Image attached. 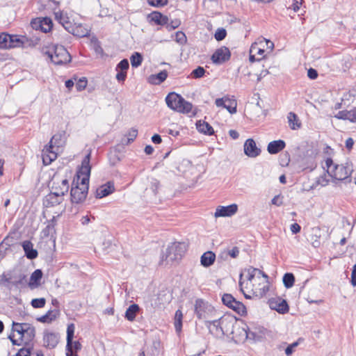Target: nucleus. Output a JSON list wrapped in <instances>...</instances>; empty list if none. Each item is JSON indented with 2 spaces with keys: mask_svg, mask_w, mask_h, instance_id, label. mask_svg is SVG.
<instances>
[{
  "mask_svg": "<svg viewBox=\"0 0 356 356\" xmlns=\"http://www.w3.org/2000/svg\"><path fill=\"white\" fill-rule=\"evenodd\" d=\"M239 287L247 299L261 298L269 290L268 277L259 268L250 266L240 274Z\"/></svg>",
  "mask_w": 356,
  "mask_h": 356,
  "instance_id": "obj_1",
  "label": "nucleus"
},
{
  "mask_svg": "<svg viewBox=\"0 0 356 356\" xmlns=\"http://www.w3.org/2000/svg\"><path fill=\"white\" fill-rule=\"evenodd\" d=\"M90 157V154H88L83 159L81 166L76 172V177L73 181L70 193L72 202L80 203L88 195L91 170Z\"/></svg>",
  "mask_w": 356,
  "mask_h": 356,
  "instance_id": "obj_2",
  "label": "nucleus"
},
{
  "mask_svg": "<svg viewBox=\"0 0 356 356\" xmlns=\"http://www.w3.org/2000/svg\"><path fill=\"white\" fill-rule=\"evenodd\" d=\"M35 336V327L29 323H20L13 321L12 334L8 337L14 345L29 346Z\"/></svg>",
  "mask_w": 356,
  "mask_h": 356,
  "instance_id": "obj_3",
  "label": "nucleus"
},
{
  "mask_svg": "<svg viewBox=\"0 0 356 356\" xmlns=\"http://www.w3.org/2000/svg\"><path fill=\"white\" fill-rule=\"evenodd\" d=\"M323 168L327 170L328 175L337 180H344L348 178L352 174L353 164L350 162H346L344 164H334L332 159L327 158L325 161Z\"/></svg>",
  "mask_w": 356,
  "mask_h": 356,
  "instance_id": "obj_4",
  "label": "nucleus"
},
{
  "mask_svg": "<svg viewBox=\"0 0 356 356\" xmlns=\"http://www.w3.org/2000/svg\"><path fill=\"white\" fill-rule=\"evenodd\" d=\"M42 53L49 58L51 61L56 65L67 64L71 60L70 54L62 45L51 44L43 47Z\"/></svg>",
  "mask_w": 356,
  "mask_h": 356,
  "instance_id": "obj_5",
  "label": "nucleus"
},
{
  "mask_svg": "<svg viewBox=\"0 0 356 356\" xmlns=\"http://www.w3.org/2000/svg\"><path fill=\"white\" fill-rule=\"evenodd\" d=\"M165 102L175 111L184 114L191 113L193 115L196 114V109L193 110V104L175 92H170L165 97Z\"/></svg>",
  "mask_w": 356,
  "mask_h": 356,
  "instance_id": "obj_6",
  "label": "nucleus"
},
{
  "mask_svg": "<svg viewBox=\"0 0 356 356\" xmlns=\"http://www.w3.org/2000/svg\"><path fill=\"white\" fill-rule=\"evenodd\" d=\"M187 250L185 243L175 242L168 246L165 252L162 255L161 265H167L170 263L179 261L184 256Z\"/></svg>",
  "mask_w": 356,
  "mask_h": 356,
  "instance_id": "obj_7",
  "label": "nucleus"
},
{
  "mask_svg": "<svg viewBox=\"0 0 356 356\" xmlns=\"http://www.w3.org/2000/svg\"><path fill=\"white\" fill-rule=\"evenodd\" d=\"M61 136L54 135L49 145H46L42 149V161L44 165H49L57 158V151L60 145Z\"/></svg>",
  "mask_w": 356,
  "mask_h": 356,
  "instance_id": "obj_8",
  "label": "nucleus"
},
{
  "mask_svg": "<svg viewBox=\"0 0 356 356\" xmlns=\"http://www.w3.org/2000/svg\"><path fill=\"white\" fill-rule=\"evenodd\" d=\"M234 320L229 317H222L218 320L208 321L209 327L211 330V326L216 327L217 334H225L232 333Z\"/></svg>",
  "mask_w": 356,
  "mask_h": 356,
  "instance_id": "obj_9",
  "label": "nucleus"
},
{
  "mask_svg": "<svg viewBox=\"0 0 356 356\" xmlns=\"http://www.w3.org/2000/svg\"><path fill=\"white\" fill-rule=\"evenodd\" d=\"M195 312L199 319H204L208 322V319L213 316L216 311L208 302L198 299L195 301Z\"/></svg>",
  "mask_w": 356,
  "mask_h": 356,
  "instance_id": "obj_10",
  "label": "nucleus"
},
{
  "mask_svg": "<svg viewBox=\"0 0 356 356\" xmlns=\"http://www.w3.org/2000/svg\"><path fill=\"white\" fill-rule=\"evenodd\" d=\"M215 104L218 108H226L230 114H234L237 111V102L234 96L225 95L218 98L215 100Z\"/></svg>",
  "mask_w": 356,
  "mask_h": 356,
  "instance_id": "obj_11",
  "label": "nucleus"
},
{
  "mask_svg": "<svg viewBox=\"0 0 356 356\" xmlns=\"http://www.w3.org/2000/svg\"><path fill=\"white\" fill-rule=\"evenodd\" d=\"M51 195L55 196H63L69 190V182L65 178L59 179L58 177H54L52 183Z\"/></svg>",
  "mask_w": 356,
  "mask_h": 356,
  "instance_id": "obj_12",
  "label": "nucleus"
},
{
  "mask_svg": "<svg viewBox=\"0 0 356 356\" xmlns=\"http://www.w3.org/2000/svg\"><path fill=\"white\" fill-rule=\"evenodd\" d=\"M22 44V41L17 36L3 33L0 34V48L1 49L14 48Z\"/></svg>",
  "mask_w": 356,
  "mask_h": 356,
  "instance_id": "obj_13",
  "label": "nucleus"
},
{
  "mask_svg": "<svg viewBox=\"0 0 356 356\" xmlns=\"http://www.w3.org/2000/svg\"><path fill=\"white\" fill-rule=\"evenodd\" d=\"M238 211V205L235 203L228 206H218L214 213L216 218L220 217H231Z\"/></svg>",
  "mask_w": 356,
  "mask_h": 356,
  "instance_id": "obj_14",
  "label": "nucleus"
},
{
  "mask_svg": "<svg viewBox=\"0 0 356 356\" xmlns=\"http://www.w3.org/2000/svg\"><path fill=\"white\" fill-rule=\"evenodd\" d=\"M230 58V51L228 48L221 47L216 49L211 56V60L215 64H222Z\"/></svg>",
  "mask_w": 356,
  "mask_h": 356,
  "instance_id": "obj_15",
  "label": "nucleus"
},
{
  "mask_svg": "<svg viewBox=\"0 0 356 356\" xmlns=\"http://www.w3.org/2000/svg\"><path fill=\"white\" fill-rule=\"evenodd\" d=\"M244 153L249 157L255 158L260 154L261 149L253 139L249 138L245 142Z\"/></svg>",
  "mask_w": 356,
  "mask_h": 356,
  "instance_id": "obj_16",
  "label": "nucleus"
},
{
  "mask_svg": "<svg viewBox=\"0 0 356 356\" xmlns=\"http://www.w3.org/2000/svg\"><path fill=\"white\" fill-rule=\"evenodd\" d=\"M269 305L271 309L280 314H285L289 311V305L286 301L280 298L271 299L269 301Z\"/></svg>",
  "mask_w": 356,
  "mask_h": 356,
  "instance_id": "obj_17",
  "label": "nucleus"
},
{
  "mask_svg": "<svg viewBox=\"0 0 356 356\" xmlns=\"http://www.w3.org/2000/svg\"><path fill=\"white\" fill-rule=\"evenodd\" d=\"M114 190V185L111 182H108L107 184L102 185L97 189L96 197L103 198L113 193Z\"/></svg>",
  "mask_w": 356,
  "mask_h": 356,
  "instance_id": "obj_18",
  "label": "nucleus"
},
{
  "mask_svg": "<svg viewBox=\"0 0 356 356\" xmlns=\"http://www.w3.org/2000/svg\"><path fill=\"white\" fill-rule=\"evenodd\" d=\"M264 42L265 40H259L253 43L250 47V53L254 54L256 56L259 57V59L264 58Z\"/></svg>",
  "mask_w": 356,
  "mask_h": 356,
  "instance_id": "obj_19",
  "label": "nucleus"
},
{
  "mask_svg": "<svg viewBox=\"0 0 356 356\" xmlns=\"http://www.w3.org/2000/svg\"><path fill=\"white\" fill-rule=\"evenodd\" d=\"M150 22H154L156 24L163 26L168 24V17L163 15L160 12L154 11L148 15Z\"/></svg>",
  "mask_w": 356,
  "mask_h": 356,
  "instance_id": "obj_20",
  "label": "nucleus"
},
{
  "mask_svg": "<svg viewBox=\"0 0 356 356\" xmlns=\"http://www.w3.org/2000/svg\"><path fill=\"white\" fill-rule=\"evenodd\" d=\"M285 146V142L282 140H273L268 143L267 150L270 154H275L282 151Z\"/></svg>",
  "mask_w": 356,
  "mask_h": 356,
  "instance_id": "obj_21",
  "label": "nucleus"
},
{
  "mask_svg": "<svg viewBox=\"0 0 356 356\" xmlns=\"http://www.w3.org/2000/svg\"><path fill=\"white\" fill-rule=\"evenodd\" d=\"M334 118L339 120H347L351 122H356V108L352 111H339Z\"/></svg>",
  "mask_w": 356,
  "mask_h": 356,
  "instance_id": "obj_22",
  "label": "nucleus"
},
{
  "mask_svg": "<svg viewBox=\"0 0 356 356\" xmlns=\"http://www.w3.org/2000/svg\"><path fill=\"white\" fill-rule=\"evenodd\" d=\"M68 32L72 33L74 35H76L79 38H83L88 36L89 34V29L82 24H78L76 26H71V28L69 29Z\"/></svg>",
  "mask_w": 356,
  "mask_h": 356,
  "instance_id": "obj_23",
  "label": "nucleus"
},
{
  "mask_svg": "<svg viewBox=\"0 0 356 356\" xmlns=\"http://www.w3.org/2000/svg\"><path fill=\"white\" fill-rule=\"evenodd\" d=\"M288 124L291 129L298 130L301 128L302 123L298 115L293 112H290L287 115Z\"/></svg>",
  "mask_w": 356,
  "mask_h": 356,
  "instance_id": "obj_24",
  "label": "nucleus"
},
{
  "mask_svg": "<svg viewBox=\"0 0 356 356\" xmlns=\"http://www.w3.org/2000/svg\"><path fill=\"white\" fill-rule=\"evenodd\" d=\"M42 277V272L40 269L35 270L31 275L29 286L33 289L40 285V281Z\"/></svg>",
  "mask_w": 356,
  "mask_h": 356,
  "instance_id": "obj_25",
  "label": "nucleus"
},
{
  "mask_svg": "<svg viewBox=\"0 0 356 356\" xmlns=\"http://www.w3.org/2000/svg\"><path fill=\"white\" fill-rule=\"evenodd\" d=\"M216 260V254L211 251L204 252L200 258V263L204 267L211 266Z\"/></svg>",
  "mask_w": 356,
  "mask_h": 356,
  "instance_id": "obj_26",
  "label": "nucleus"
},
{
  "mask_svg": "<svg viewBox=\"0 0 356 356\" xmlns=\"http://www.w3.org/2000/svg\"><path fill=\"white\" fill-rule=\"evenodd\" d=\"M58 342V334L52 332L46 333L44 336V343L46 346L54 348Z\"/></svg>",
  "mask_w": 356,
  "mask_h": 356,
  "instance_id": "obj_27",
  "label": "nucleus"
},
{
  "mask_svg": "<svg viewBox=\"0 0 356 356\" xmlns=\"http://www.w3.org/2000/svg\"><path fill=\"white\" fill-rule=\"evenodd\" d=\"M33 244L29 241H25L22 243L23 249L25 252V254L27 258L30 259H33L37 257L38 252L36 250L33 249Z\"/></svg>",
  "mask_w": 356,
  "mask_h": 356,
  "instance_id": "obj_28",
  "label": "nucleus"
},
{
  "mask_svg": "<svg viewBox=\"0 0 356 356\" xmlns=\"http://www.w3.org/2000/svg\"><path fill=\"white\" fill-rule=\"evenodd\" d=\"M196 127L198 131L201 133L209 136L213 134V129L208 122L204 121L202 122L200 120L196 123Z\"/></svg>",
  "mask_w": 356,
  "mask_h": 356,
  "instance_id": "obj_29",
  "label": "nucleus"
},
{
  "mask_svg": "<svg viewBox=\"0 0 356 356\" xmlns=\"http://www.w3.org/2000/svg\"><path fill=\"white\" fill-rule=\"evenodd\" d=\"M168 76V73L165 70L161 71L157 74H152L149 77V82L158 85L164 81Z\"/></svg>",
  "mask_w": 356,
  "mask_h": 356,
  "instance_id": "obj_30",
  "label": "nucleus"
},
{
  "mask_svg": "<svg viewBox=\"0 0 356 356\" xmlns=\"http://www.w3.org/2000/svg\"><path fill=\"white\" fill-rule=\"evenodd\" d=\"M321 229L319 227H314L312 229V234L310 236V241L312 245L314 248L319 247L321 245Z\"/></svg>",
  "mask_w": 356,
  "mask_h": 356,
  "instance_id": "obj_31",
  "label": "nucleus"
},
{
  "mask_svg": "<svg viewBox=\"0 0 356 356\" xmlns=\"http://www.w3.org/2000/svg\"><path fill=\"white\" fill-rule=\"evenodd\" d=\"M139 310L140 308L138 305H131L126 310L125 318L129 321H133Z\"/></svg>",
  "mask_w": 356,
  "mask_h": 356,
  "instance_id": "obj_32",
  "label": "nucleus"
},
{
  "mask_svg": "<svg viewBox=\"0 0 356 356\" xmlns=\"http://www.w3.org/2000/svg\"><path fill=\"white\" fill-rule=\"evenodd\" d=\"M55 16L66 30L71 28L72 25L66 13H64L63 12H58L55 13Z\"/></svg>",
  "mask_w": 356,
  "mask_h": 356,
  "instance_id": "obj_33",
  "label": "nucleus"
},
{
  "mask_svg": "<svg viewBox=\"0 0 356 356\" xmlns=\"http://www.w3.org/2000/svg\"><path fill=\"white\" fill-rule=\"evenodd\" d=\"M183 313L180 309L176 311L174 318V325L177 333H180L182 328Z\"/></svg>",
  "mask_w": 356,
  "mask_h": 356,
  "instance_id": "obj_34",
  "label": "nucleus"
},
{
  "mask_svg": "<svg viewBox=\"0 0 356 356\" xmlns=\"http://www.w3.org/2000/svg\"><path fill=\"white\" fill-rule=\"evenodd\" d=\"M38 23L40 29L44 33L49 32L53 26L51 19L48 17L40 19Z\"/></svg>",
  "mask_w": 356,
  "mask_h": 356,
  "instance_id": "obj_35",
  "label": "nucleus"
},
{
  "mask_svg": "<svg viewBox=\"0 0 356 356\" xmlns=\"http://www.w3.org/2000/svg\"><path fill=\"white\" fill-rule=\"evenodd\" d=\"M66 348H67V349H66V350H67L66 355L67 356H77L76 352L81 348V345L78 341H72V344L70 346V348H69L67 346H66Z\"/></svg>",
  "mask_w": 356,
  "mask_h": 356,
  "instance_id": "obj_36",
  "label": "nucleus"
},
{
  "mask_svg": "<svg viewBox=\"0 0 356 356\" xmlns=\"http://www.w3.org/2000/svg\"><path fill=\"white\" fill-rule=\"evenodd\" d=\"M229 308L240 315H243L246 313V309L244 305L241 302L237 301L236 300H235L234 303L231 305Z\"/></svg>",
  "mask_w": 356,
  "mask_h": 356,
  "instance_id": "obj_37",
  "label": "nucleus"
},
{
  "mask_svg": "<svg viewBox=\"0 0 356 356\" xmlns=\"http://www.w3.org/2000/svg\"><path fill=\"white\" fill-rule=\"evenodd\" d=\"M137 134H138V131L136 129H130L128 131L127 136L122 140V144L128 145L130 143L133 142L135 140V138H136Z\"/></svg>",
  "mask_w": 356,
  "mask_h": 356,
  "instance_id": "obj_38",
  "label": "nucleus"
},
{
  "mask_svg": "<svg viewBox=\"0 0 356 356\" xmlns=\"http://www.w3.org/2000/svg\"><path fill=\"white\" fill-rule=\"evenodd\" d=\"M75 327L73 323L67 325V346L70 348L72 344V339L74 334Z\"/></svg>",
  "mask_w": 356,
  "mask_h": 356,
  "instance_id": "obj_39",
  "label": "nucleus"
},
{
  "mask_svg": "<svg viewBox=\"0 0 356 356\" xmlns=\"http://www.w3.org/2000/svg\"><path fill=\"white\" fill-rule=\"evenodd\" d=\"M130 61L132 67H138L142 63L143 56L140 53L135 52L131 56Z\"/></svg>",
  "mask_w": 356,
  "mask_h": 356,
  "instance_id": "obj_40",
  "label": "nucleus"
},
{
  "mask_svg": "<svg viewBox=\"0 0 356 356\" xmlns=\"http://www.w3.org/2000/svg\"><path fill=\"white\" fill-rule=\"evenodd\" d=\"M295 281L294 275L292 273H286L283 277V283L286 288L289 289L293 286Z\"/></svg>",
  "mask_w": 356,
  "mask_h": 356,
  "instance_id": "obj_41",
  "label": "nucleus"
},
{
  "mask_svg": "<svg viewBox=\"0 0 356 356\" xmlns=\"http://www.w3.org/2000/svg\"><path fill=\"white\" fill-rule=\"evenodd\" d=\"M24 279H25L24 275H23L22 273H19L17 275L13 273V278L10 281V285L17 287L19 285L23 284Z\"/></svg>",
  "mask_w": 356,
  "mask_h": 356,
  "instance_id": "obj_42",
  "label": "nucleus"
},
{
  "mask_svg": "<svg viewBox=\"0 0 356 356\" xmlns=\"http://www.w3.org/2000/svg\"><path fill=\"white\" fill-rule=\"evenodd\" d=\"M13 273L12 271L4 273L0 275V284L8 283L9 285H10V281L13 280Z\"/></svg>",
  "mask_w": 356,
  "mask_h": 356,
  "instance_id": "obj_43",
  "label": "nucleus"
},
{
  "mask_svg": "<svg viewBox=\"0 0 356 356\" xmlns=\"http://www.w3.org/2000/svg\"><path fill=\"white\" fill-rule=\"evenodd\" d=\"M175 40L178 44L181 45L185 44L187 42V38L185 33L182 31L176 32L175 35Z\"/></svg>",
  "mask_w": 356,
  "mask_h": 356,
  "instance_id": "obj_44",
  "label": "nucleus"
},
{
  "mask_svg": "<svg viewBox=\"0 0 356 356\" xmlns=\"http://www.w3.org/2000/svg\"><path fill=\"white\" fill-rule=\"evenodd\" d=\"M235 298L229 293H225L222 297V301L225 305L229 307L235 301Z\"/></svg>",
  "mask_w": 356,
  "mask_h": 356,
  "instance_id": "obj_45",
  "label": "nucleus"
},
{
  "mask_svg": "<svg viewBox=\"0 0 356 356\" xmlns=\"http://www.w3.org/2000/svg\"><path fill=\"white\" fill-rule=\"evenodd\" d=\"M46 303V300L44 298H35L31 300V306L34 308H42Z\"/></svg>",
  "mask_w": 356,
  "mask_h": 356,
  "instance_id": "obj_46",
  "label": "nucleus"
},
{
  "mask_svg": "<svg viewBox=\"0 0 356 356\" xmlns=\"http://www.w3.org/2000/svg\"><path fill=\"white\" fill-rule=\"evenodd\" d=\"M181 24V22L178 19H175L173 20H171L169 22V19L168 18V24H165L166 29L168 31H172L173 29H175L176 28L179 27Z\"/></svg>",
  "mask_w": 356,
  "mask_h": 356,
  "instance_id": "obj_47",
  "label": "nucleus"
},
{
  "mask_svg": "<svg viewBox=\"0 0 356 356\" xmlns=\"http://www.w3.org/2000/svg\"><path fill=\"white\" fill-rule=\"evenodd\" d=\"M204 73L205 70L204 67L199 66L192 71L191 76L194 79H199L202 77L204 75Z\"/></svg>",
  "mask_w": 356,
  "mask_h": 356,
  "instance_id": "obj_48",
  "label": "nucleus"
},
{
  "mask_svg": "<svg viewBox=\"0 0 356 356\" xmlns=\"http://www.w3.org/2000/svg\"><path fill=\"white\" fill-rule=\"evenodd\" d=\"M87 79L85 77H82L79 79L78 81L75 84V87L78 91H81L84 90L87 86Z\"/></svg>",
  "mask_w": 356,
  "mask_h": 356,
  "instance_id": "obj_49",
  "label": "nucleus"
},
{
  "mask_svg": "<svg viewBox=\"0 0 356 356\" xmlns=\"http://www.w3.org/2000/svg\"><path fill=\"white\" fill-rule=\"evenodd\" d=\"M129 62L127 59L122 60L116 67V71H124L127 72L129 68Z\"/></svg>",
  "mask_w": 356,
  "mask_h": 356,
  "instance_id": "obj_50",
  "label": "nucleus"
},
{
  "mask_svg": "<svg viewBox=\"0 0 356 356\" xmlns=\"http://www.w3.org/2000/svg\"><path fill=\"white\" fill-rule=\"evenodd\" d=\"M149 5L154 7H162L168 3V0H147Z\"/></svg>",
  "mask_w": 356,
  "mask_h": 356,
  "instance_id": "obj_51",
  "label": "nucleus"
},
{
  "mask_svg": "<svg viewBox=\"0 0 356 356\" xmlns=\"http://www.w3.org/2000/svg\"><path fill=\"white\" fill-rule=\"evenodd\" d=\"M226 31L224 29H218L215 33V38L218 41L222 40L226 37Z\"/></svg>",
  "mask_w": 356,
  "mask_h": 356,
  "instance_id": "obj_52",
  "label": "nucleus"
},
{
  "mask_svg": "<svg viewBox=\"0 0 356 356\" xmlns=\"http://www.w3.org/2000/svg\"><path fill=\"white\" fill-rule=\"evenodd\" d=\"M298 346V341L293 342V343L290 344L285 349V354L287 356H290L293 353L294 348H296Z\"/></svg>",
  "mask_w": 356,
  "mask_h": 356,
  "instance_id": "obj_53",
  "label": "nucleus"
},
{
  "mask_svg": "<svg viewBox=\"0 0 356 356\" xmlns=\"http://www.w3.org/2000/svg\"><path fill=\"white\" fill-rule=\"evenodd\" d=\"M273 204L280 207L283 204V197L280 195H275L271 200Z\"/></svg>",
  "mask_w": 356,
  "mask_h": 356,
  "instance_id": "obj_54",
  "label": "nucleus"
},
{
  "mask_svg": "<svg viewBox=\"0 0 356 356\" xmlns=\"http://www.w3.org/2000/svg\"><path fill=\"white\" fill-rule=\"evenodd\" d=\"M31 354L29 348H23L18 351L16 356H30Z\"/></svg>",
  "mask_w": 356,
  "mask_h": 356,
  "instance_id": "obj_55",
  "label": "nucleus"
},
{
  "mask_svg": "<svg viewBox=\"0 0 356 356\" xmlns=\"http://www.w3.org/2000/svg\"><path fill=\"white\" fill-rule=\"evenodd\" d=\"M318 183L323 186L327 185L329 183V179H327V175H323L321 176L318 179Z\"/></svg>",
  "mask_w": 356,
  "mask_h": 356,
  "instance_id": "obj_56",
  "label": "nucleus"
},
{
  "mask_svg": "<svg viewBox=\"0 0 356 356\" xmlns=\"http://www.w3.org/2000/svg\"><path fill=\"white\" fill-rule=\"evenodd\" d=\"M354 143V140L352 138H348V139H346L345 142V145L346 148L348 149V152H350L352 150Z\"/></svg>",
  "mask_w": 356,
  "mask_h": 356,
  "instance_id": "obj_57",
  "label": "nucleus"
},
{
  "mask_svg": "<svg viewBox=\"0 0 356 356\" xmlns=\"http://www.w3.org/2000/svg\"><path fill=\"white\" fill-rule=\"evenodd\" d=\"M127 77V72L124 71H118L116 74V79L119 81H124Z\"/></svg>",
  "mask_w": 356,
  "mask_h": 356,
  "instance_id": "obj_58",
  "label": "nucleus"
},
{
  "mask_svg": "<svg viewBox=\"0 0 356 356\" xmlns=\"http://www.w3.org/2000/svg\"><path fill=\"white\" fill-rule=\"evenodd\" d=\"M261 40H265L264 48L266 47V50H268L269 52H271L274 48L273 42L266 39H262Z\"/></svg>",
  "mask_w": 356,
  "mask_h": 356,
  "instance_id": "obj_59",
  "label": "nucleus"
},
{
  "mask_svg": "<svg viewBox=\"0 0 356 356\" xmlns=\"http://www.w3.org/2000/svg\"><path fill=\"white\" fill-rule=\"evenodd\" d=\"M307 76L311 79H315L316 78H317L318 76V73L316 72V70L314 69H312V68H310L308 71H307Z\"/></svg>",
  "mask_w": 356,
  "mask_h": 356,
  "instance_id": "obj_60",
  "label": "nucleus"
},
{
  "mask_svg": "<svg viewBox=\"0 0 356 356\" xmlns=\"http://www.w3.org/2000/svg\"><path fill=\"white\" fill-rule=\"evenodd\" d=\"M351 283L353 286H356V264H355L353 268V271L351 274Z\"/></svg>",
  "mask_w": 356,
  "mask_h": 356,
  "instance_id": "obj_61",
  "label": "nucleus"
},
{
  "mask_svg": "<svg viewBox=\"0 0 356 356\" xmlns=\"http://www.w3.org/2000/svg\"><path fill=\"white\" fill-rule=\"evenodd\" d=\"M300 226L298 223H293L291 225V231L293 234H297L300 231Z\"/></svg>",
  "mask_w": 356,
  "mask_h": 356,
  "instance_id": "obj_62",
  "label": "nucleus"
},
{
  "mask_svg": "<svg viewBox=\"0 0 356 356\" xmlns=\"http://www.w3.org/2000/svg\"><path fill=\"white\" fill-rule=\"evenodd\" d=\"M159 343L158 341H154L152 347V354L155 355L159 353Z\"/></svg>",
  "mask_w": 356,
  "mask_h": 356,
  "instance_id": "obj_63",
  "label": "nucleus"
},
{
  "mask_svg": "<svg viewBox=\"0 0 356 356\" xmlns=\"http://www.w3.org/2000/svg\"><path fill=\"white\" fill-rule=\"evenodd\" d=\"M152 141L155 144H160L162 142V139L159 134H154L152 137Z\"/></svg>",
  "mask_w": 356,
  "mask_h": 356,
  "instance_id": "obj_64",
  "label": "nucleus"
}]
</instances>
